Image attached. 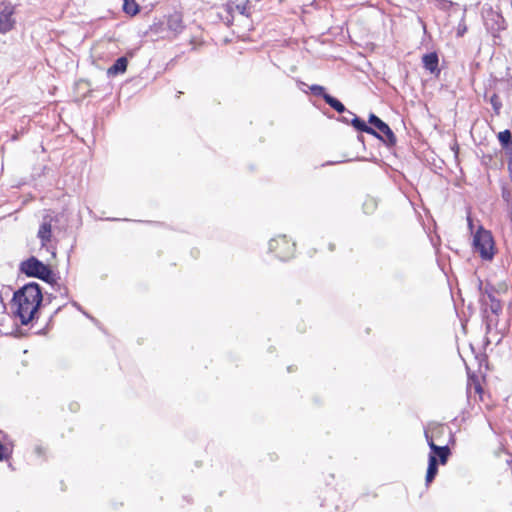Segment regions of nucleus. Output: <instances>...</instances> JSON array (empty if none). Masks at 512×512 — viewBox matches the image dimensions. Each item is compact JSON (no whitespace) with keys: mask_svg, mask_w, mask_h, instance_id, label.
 Listing matches in <instances>:
<instances>
[{"mask_svg":"<svg viewBox=\"0 0 512 512\" xmlns=\"http://www.w3.org/2000/svg\"><path fill=\"white\" fill-rule=\"evenodd\" d=\"M166 26L167 30L171 33L173 37H176L177 35L182 33L185 28L182 14L179 12H175L169 15L166 21Z\"/></svg>","mask_w":512,"mask_h":512,"instance_id":"nucleus-11","label":"nucleus"},{"mask_svg":"<svg viewBox=\"0 0 512 512\" xmlns=\"http://www.w3.org/2000/svg\"><path fill=\"white\" fill-rule=\"evenodd\" d=\"M252 9H253V5H252L251 1H249V0H246V1H243L240 3L229 1L225 5L226 12L228 14H230L232 16V18H234L236 14L245 16V17H250V15L252 13Z\"/></svg>","mask_w":512,"mask_h":512,"instance_id":"nucleus-8","label":"nucleus"},{"mask_svg":"<svg viewBox=\"0 0 512 512\" xmlns=\"http://www.w3.org/2000/svg\"><path fill=\"white\" fill-rule=\"evenodd\" d=\"M510 192L506 189H503L502 191V197L505 201H507L509 203V205L511 206L512 204V200L510 201Z\"/></svg>","mask_w":512,"mask_h":512,"instance_id":"nucleus-23","label":"nucleus"},{"mask_svg":"<svg viewBox=\"0 0 512 512\" xmlns=\"http://www.w3.org/2000/svg\"><path fill=\"white\" fill-rule=\"evenodd\" d=\"M269 250L276 252L279 259L288 260L293 256L295 243L290 244L285 235L279 236L269 241Z\"/></svg>","mask_w":512,"mask_h":512,"instance_id":"nucleus-5","label":"nucleus"},{"mask_svg":"<svg viewBox=\"0 0 512 512\" xmlns=\"http://www.w3.org/2000/svg\"><path fill=\"white\" fill-rule=\"evenodd\" d=\"M128 60L126 57L118 58L115 63L108 68L107 74L108 76H115L121 73H124L127 69Z\"/></svg>","mask_w":512,"mask_h":512,"instance_id":"nucleus-14","label":"nucleus"},{"mask_svg":"<svg viewBox=\"0 0 512 512\" xmlns=\"http://www.w3.org/2000/svg\"><path fill=\"white\" fill-rule=\"evenodd\" d=\"M20 271L28 277L38 278L50 284L55 282L51 268L34 256L20 263Z\"/></svg>","mask_w":512,"mask_h":512,"instance_id":"nucleus-4","label":"nucleus"},{"mask_svg":"<svg viewBox=\"0 0 512 512\" xmlns=\"http://www.w3.org/2000/svg\"><path fill=\"white\" fill-rule=\"evenodd\" d=\"M423 67L430 73H439L438 63L439 58L436 52H431L423 55L422 57Z\"/></svg>","mask_w":512,"mask_h":512,"instance_id":"nucleus-13","label":"nucleus"},{"mask_svg":"<svg viewBox=\"0 0 512 512\" xmlns=\"http://www.w3.org/2000/svg\"><path fill=\"white\" fill-rule=\"evenodd\" d=\"M490 103H491L495 113L499 114L500 109L502 107V103L500 101V98L496 94H493L491 96V98H490Z\"/></svg>","mask_w":512,"mask_h":512,"instance_id":"nucleus-20","label":"nucleus"},{"mask_svg":"<svg viewBox=\"0 0 512 512\" xmlns=\"http://www.w3.org/2000/svg\"><path fill=\"white\" fill-rule=\"evenodd\" d=\"M368 122L383 134V137L381 136L380 138L382 141L388 145H395L396 137L391 128L384 121L372 113L369 115Z\"/></svg>","mask_w":512,"mask_h":512,"instance_id":"nucleus-7","label":"nucleus"},{"mask_svg":"<svg viewBox=\"0 0 512 512\" xmlns=\"http://www.w3.org/2000/svg\"><path fill=\"white\" fill-rule=\"evenodd\" d=\"M348 115L351 116L350 124L360 132H365L367 134L373 135L377 138H381V135L371 126H368L365 121L356 116L353 112L347 111Z\"/></svg>","mask_w":512,"mask_h":512,"instance_id":"nucleus-12","label":"nucleus"},{"mask_svg":"<svg viewBox=\"0 0 512 512\" xmlns=\"http://www.w3.org/2000/svg\"><path fill=\"white\" fill-rule=\"evenodd\" d=\"M42 299L40 286L36 282H30L14 293L12 301L17 306L16 315L23 325L34 319Z\"/></svg>","mask_w":512,"mask_h":512,"instance_id":"nucleus-1","label":"nucleus"},{"mask_svg":"<svg viewBox=\"0 0 512 512\" xmlns=\"http://www.w3.org/2000/svg\"><path fill=\"white\" fill-rule=\"evenodd\" d=\"M425 438L427 440L428 446L431 450V453L429 455H435V457L439 458L438 463L446 464L448 461V458L451 454L450 449L447 445L444 446H438L434 443L433 438L429 435L427 431H425Z\"/></svg>","mask_w":512,"mask_h":512,"instance_id":"nucleus-10","label":"nucleus"},{"mask_svg":"<svg viewBox=\"0 0 512 512\" xmlns=\"http://www.w3.org/2000/svg\"><path fill=\"white\" fill-rule=\"evenodd\" d=\"M478 290L481 312L487 327L497 326L503 310L502 303L497 297L498 291L490 283L484 284L481 279H478Z\"/></svg>","mask_w":512,"mask_h":512,"instance_id":"nucleus-2","label":"nucleus"},{"mask_svg":"<svg viewBox=\"0 0 512 512\" xmlns=\"http://www.w3.org/2000/svg\"><path fill=\"white\" fill-rule=\"evenodd\" d=\"M473 248L482 260L491 261L496 253L495 242L491 232L479 226L473 235Z\"/></svg>","mask_w":512,"mask_h":512,"instance_id":"nucleus-3","label":"nucleus"},{"mask_svg":"<svg viewBox=\"0 0 512 512\" xmlns=\"http://www.w3.org/2000/svg\"><path fill=\"white\" fill-rule=\"evenodd\" d=\"M310 90L314 95L321 96L323 99H324L325 94H327L325 91V88L323 86L316 85V84L310 86Z\"/></svg>","mask_w":512,"mask_h":512,"instance_id":"nucleus-22","label":"nucleus"},{"mask_svg":"<svg viewBox=\"0 0 512 512\" xmlns=\"http://www.w3.org/2000/svg\"><path fill=\"white\" fill-rule=\"evenodd\" d=\"M438 473V460L435 455H429L428 468L426 473V483H430L436 477Z\"/></svg>","mask_w":512,"mask_h":512,"instance_id":"nucleus-15","label":"nucleus"},{"mask_svg":"<svg viewBox=\"0 0 512 512\" xmlns=\"http://www.w3.org/2000/svg\"><path fill=\"white\" fill-rule=\"evenodd\" d=\"M12 454V449L0 442V461L7 460Z\"/></svg>","mask_w":512,"mask_h":512,"instance_id":"nucleus-19","label":"nucleus"},{"mask_svg":"<svg viewBox=\"0 0 512 512\" xmlns=\"http://www.w3.org/2000/svg\"><path fill=\"white\" fill-rule=\"evenodd\" d=\"M496 17L503 22V18L500 15H496Z\"/></svg>","mask_w":512,"mask_h":512,"instance_id":"nucleus-27","label":"nucleus"},{"mask_svg":"<svg viewBox=\"0 0 512 512\" xmlns=\"http://www.w3.org/2000/svg\"><path fill=\"white\" fill-rule=\"evenodd\" d=\"M467 220H468V226L470 228V230L472 231L473 229V222H472V219L470 216L467 217Z\"/></svg>","mask_w":512,"mask_h":512,"instance_id":"nucleus-25","label":"nucleus"},{"mask_svg":"<svg viewBox=\"0 0 512 512\" xmlns=\"http://www.w3.org/2000/svg\"><path fill=\"white\" fill-rule=\"evenodd\" d=\"M498 140L503 148L508 149L512 145V133L506 129L498 134Z\"/></svg>","mask_w":512,"mask_h":512,"instance_id":"nucleus-18","label":"nucleus"},{"mask_svg":"<svg viewBox=\"0 0 512 512\" xmlns=\"http://www.w3.org/2000/svg\"><path fill=\"white\" fill-rule=\"evenodd\" d=\"M13 7L10 4L2 3L0 5V32L6 33L10 31L15 23L13 19Z\"/></svg>","mask_w":512,"mask_h":512,"instance_id":"nucleus-9","label":"nucleus"},{"mask_svg":"<svg viewBox=\"0 0 512 512\" xmlns=\"http://www.w3.org/2000/svg\"><path fill=\"white\" fill-rule=\"evenodd\" d=\"M324 101L338 113H344L348 111L338 99L331 96L330 94H325Z\"/></svg>","mask_w":512,"mask_h":512,"instance_id":"nucleus-16","label":"nucleus"},{"mask_svg":"<svg viewBox=\"0 0 512 512\" xmlns=\"http://www.w3.org/2000/svg\"><path fill=\"white\" fill-rule=\"evenodd\" d=\"M58 222V216L47 213L43 216L42 222L37 232V237L40 240L41 247L48 249V244L51 242L53 223Z\"/></svg>","mask_w":512,"mask_h":512,"instance_id":"nucleus-6","label":"nucleus"},{"mask_svg":"<svg viewBox=\"0 0 512 512\" xmlns=\"http://www.w3.org/2000/svg\"><path fill=\"white\" fill-rule=\"evenodd\" d=\"M466 32H467V25L465 23V14H464L457 26L456 34L458 37H462Z\"/></svg>","mask_w":512,"mask_h":512,"instance_id":"nucleus-21","label":"nucleus"},{"mask_svg":"<svg viewBox=\"0 0 512 512\" xmlns=\"http://www.w3.org/2000/svg\"><path fill=\"white\" fill-rule=\"evenodd\" d=\"M341 120H342L344 123H346V124H349V123H350V121H351V119H350V118H348V117H346V116L342 117V119H341Z\"/></svg>","mask_w":512,"mask_h":512,"instance_id":"nucleus-26","label":"nucleus"},{"mask_svg":"<svg viewBox=\"0 0 512 512\" xmlns=\"http://www.w3.org/2000/svg\"><path fill=\"white\" fill-rule=\"evenodd\" d=\"M123 11L128 15L134 16L139 12V5L135 0H123Z\"/></svg>","mask_w":512,"mask_h":512,"instance_id":"nucleus-17","label":"nucleus"},{"mask_svg":"<svg viewBox=\"0 0 512 512\" xmlns=\"http://www.w3.org/2000/svg\"><path fill=\"white\" fill-rule=\"evenodd\" d=\"M73 306L76 307L79 311L83 312L84 315L90 318V316L82 310L81 306L77 302H73ZM91 319L94 320L92 317Z\"/></svg>","mask_w":512,"mask_h":512,"instance_id":"nucleus-24","label":"nucleus"}]
</instances>
